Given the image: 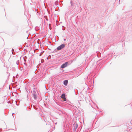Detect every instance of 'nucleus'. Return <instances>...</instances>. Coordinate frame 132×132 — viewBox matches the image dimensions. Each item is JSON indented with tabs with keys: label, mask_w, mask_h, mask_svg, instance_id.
<instances>
[{
	"label": "nucleus",
	"mask_w": 132,
	"mask_h": 132,
	"mask_svg": "<svg viewBox=\"0 0 132 132\" xmlns=\"http://www.w3.org/2000/svg\"><path fill=\"white\" fill-rule=\"evenodd\" d=\"M68 64V62H65L64 64L62 65L61 66V67L62 68H65V67H67V66Z\"/></svg>",
	"instance_id": "f03ea898"
},
{
	"label": "nucleus",
	"mask_w": 132,
	"mask_h": 132,
	"mask_svg": "<svg viewBox=\"0 0 132 132\" xmlns=\"http://www.w3.org/2000/svg\"><path fill=\"white\" fill-rule=\"evenodd\" d=\"M62 99L64 101L66 100V99L65 97V95L64 94H63L61 95Z\"/></svg>",
	"instance_id": "7ed1b4c3"
},
{
	"label": "nucleus",
	"mask_w": 132,
	"mask_h": 132,
	"mask_svg": "<svg viewBox=\"0 0 132 132\" xmlns=\"http://www.w3.org/2000/svg\"><path fill=\"white\" fill-rule=\"evenodd\" d=\"M63 83L64 85L67 86L68 84V81L67 80H65L64 81Z\"/></svg>",
	"instance_id": "20e7f679"
},
{
	"label": "nucleus",
	"mask_w": 132,
	"mask_h": 132,
	"mask_svg": "<svg viewBox=\"0 0 132 132\" xmlns=\"http://www.w3.org/2000/svg\"><path fill=\"white\" fill-rule=\"evenodd\" d=\"M79 104H80V103H79Z\"/></svg>",
	"instance_id": "423d86ee"
},
{
	"label": "nucleus",
	"mask_w": 132,
	"mask_h": 132,
	"mask_svg": "<svg viewBox=\"0 0 132 132\" xmlns=\"http://www.w3.org/2000/svg\"><path fill=\"white\" fill-rule=\"evenodd\" d=\"M33 96H34V98H35V99H36V95L35 94H34V95H33Z\"/></svg>",
	"instance_id": "39448f33"
},
{
	"label": "nucleus",
	"mask_w": 132,
	"mask_h": 132,
	"mask_svg": "<svg viewBox=\"0 0 132 132\" xmlns=\"http://www.w3.org/2000/svg\"><path fill=\"white\" fill-rule=\"evenodd\" d=\"M65 46V45L63 44H62L57 47V50H60L64 48Z\"/></svg>",
	"instance_id": "f257e3e1"
}]
</instances>
